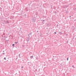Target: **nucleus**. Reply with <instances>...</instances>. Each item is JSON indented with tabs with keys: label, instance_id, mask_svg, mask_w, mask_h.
I'll return each mask as SVG.
<instances>
[{
	"label": "nucleus",
	"instance_id": "6",
	"mask_svg": "<svg viewBox=\"0 0 76 76\" xmlns=\"http://www.w3.org/2000/svg\"><path fill=\"white\" fill-rule=\"evenodd\" d=\"M12 46H13V47H14V46H15V44H13Z\"/></svg>",
	"mask_w": 76,
	"mask_h": 76
},
{
	"label": "nucleus",
	"instance_id": "15",
	"mask_svg": "<svg viewBox=\"0 0 76 76\" xmlns=\"http://www.w3.org/2000/svg\"><path fill=\"white\" fill-rule=\"evenodd\" d=\"M44 21H45V20H43V21L44 22Z\"/></svg>",
	"mask_w": 76,
	"mask_h": 76
},
{
	"label": "nucleus",
	"instance_id": "11",
	"mask_svg": "<svg viewBox=\"0 0 76 76\" xmlns=\"http://www.w3.org/2000/svg\"><path fill=\"white\" fill-rule=\"evenodd\" d=\"M38 57H37L36 58V60H38Z\"/></svg>",
	"mask_w": 76,
	"mask_h": 76
},
{
	"label": "nucleus",
	"instance_id": "23",
	"mask_svg": "<svg viewBox=\"0 0 76 76\" xmlns=\"http://www.w3.org/2000/svg\"><path fill=\"white\" fill-rule=\"evenodd\" d=\"M53 57H54V56H53Z\"/></svg>",
	"mask_w": 76,
	"mask_h": 76
},
{
	"label": "nucleus",
	"instance_id": "13",
	"mask_svg": "<svg viewBox=\"0 0 76 76\" xmlns=\"http://www.w3.org/2000/svg\"><path fill=\"white\" fill-rule=\"evenodd\" d=\"M21 68H22V69H23V66H22L21 67Z\"/></svg>",
	"mask_w": 76,
	"mask_h": 76
},
{
	"label": "nucleus",
	"instance_id": "22",
	"mask_svg": "<svg viewBox=\"0 0 76 76\" xmlns=\"http://www.w3.org/2000/svg\"><path fill=\"white\" fill-rule=\"evenodd\" d=\"M20 29H22V28H20Z\"/></svg>",
	"mask_w": 76,
	"mask_h": 76
},
{
	"label": "nucleus",
	"instance_id": "14",
	"mask_svg": "<svg viewBox=\"0 0 76 76\" xmlns=\"http://www.w3.org/2000/svg\"><path fill=\"white\" fill-rule=\"evenodd\" d=\"M72 67H73V68L74 67V65H73L72 66Z\"/></svg>",
	"mask_w": 76,
	"mask_h": 76
},
{
	"label": "nucleus",
	"instance_id": "7",
	"mask_svg": "<svg viewBox=\"0 0 76 76\" xmlns=\"http://www.w3.org/2000/svg\"><path fill=\"white\" fill-rule=\"evenodd\" d=\"M42 23H43V24L44 23V21H42Z\"/></svg>",
	"mask_w": 76,
	"mask_h": 76
},
{
	"label": "nucleus",
	"instance_id": "26",
	"mask_svg": "<svg viewBox=\"0 0 76 76\" xmlns=\"http://www.w3.org/2000/svg\"><path fill=\"white\" fill-rule=\"evenodd\" d=\"M56 13V12H55Z\"/></svg>",
	"mask_w": 76,
	"mask_h": 76
},
{
	"label": "nucleus",
	"instance_id": "3",
	"mask_svg": "<svg viewBox=\"0 0 76 76\" xmlns=\"http://www.w3.org/2000/svg\"><path fill=\"white\" fill-rule=\"evenodd\" d=\"M50 24H48L47 25L48 26H50Z\"/></svg>",
	"mask_w": 76,
	"mask_h": 76
},
{
	"label": "nucleus",
	"instance_id": "20",
	"mask_svg": "<svg viewBox=\"0 0 76 76\" xmlns=\"http://www.w3.org/2000/svg\"><path fill=\"white\" fill-rule=\"evenodd\" d=\"M3 52H4V51H3Z\"/></svg>",
	"mask_w": 76,
	"mask_h": 76
},
{
	"label": "nucleus",
	"instance_id": "27",
	"mask_svg": "<svg viewBox=\"0 0 76 76\" xmlns=\"http://www.w3.org/2000/svg\"><path fill=\"white\" fill-rule=\"evenodd\" d=\"M56 13V12H55Z\"/></svg>",
	"mask_w": 76,
	"mask_h": 76
},
{
	"label": "nucleus",
	"instance_id": "10",
	"mask_svg": "<svg viewBox=\"0 0 76 76\" xmlns=\"http://www.w3.org/2000/svg\"><path fill=\"white\" fill-rule=\"evenodd\" d=\"M20 54H19L18 55L19 57H20Z\"/></svg>",
	"mask_w": 76,
	"mask_h": 76
},
{
	"label": "nucleus",
	"instance_id": "17",
	"mask_svg": "<svg viewBox=\"0 0 76 76\" xmlns=\"http://www.w3.org/2000/svg\"><path fill=\"white\" fill-rule=\"evenodd\" d=\"M69 17L71 18V16H69Z\"/></svg>",
	"mask_w": 76,
	"mask_h": 76
},
{
	"label": "nucleus",
	"instance_id": "18",
	"mask_svg": "<svg viewBox=\"0 0 76 76\" xmlns=\"http://www.w3.org/2000/svg\"><path fill=\"white\" fill-rule=\"evenodd\" d=\"M3 54H4V53H3Z\"/></svg>",
	"mask_w": 76,
	"mask_h": 76
},
{
	"label": "nucleus",
	"instance_id": "9",
	"mask_svg": "<svg viewBox=\"0 0 76 76\" xmlns=\"http://www.w3.org/2000/svg\"><path fill=\"white\" fill-rule=\"evenodd\" d=\"M7 23H9V22L8 21H7Z\"/></svg>",
	"mask_w": 76,
	"mask_h": 76
},
{
	"label": "nucleus",
	"instance_id": "1",
	"mask_svg": "<svg viewBox=\"0 0 76 76\" xmlns=\"http://www.w3.org/2000/svg\"><path fill=\"white\" fill-rule=\"evenodd\" d=\"M36 20H35V18H33L32 19V21L33 22H35Z\"/></svg>",
	"mask_w": 76,
	"mask_h": 76
},
{
	"label": "nucleus",
	"instance_id": "21",
	"mask_svg": "<svg viewBox=\"0 0 76 76\" xmlns=\"http://www.w3.org/2000/svg\"><path fill=\"white\" fill-rule=\"evenodd\" d=\"M28 41H29V40H28Z\"/></svg>",
	"mask_w": 76,
	"mask_h": 76
},
{
	"label": "nucleus",
	"instance_id": "16",
	"mask_svg": "<svg viewBox=\"0 0 76 76\" xmlns=\"http://www.w3.org/2000/svg\"><path fill=\"white\" fill-rule=\"evenodd\" d=\"M54 33L55 34H56V32H55Z\"/></svg>",
	"mask_w": 76,
	"mask_h": 76
},
{
	"label": "nucleus",
	"instance_id": "8",
	"mask_svg": "<svg viewBox=\"0 0 76 76\" xmlns=\"http://www.w3.org/2000/svg\"><path fill=\"white\" fill-rule=\"evenodd\" d=\"M4 60H6V57L4 58Z\"/></svg>",
	"mask_w": 76,
	"mask_h": 76
},
{
	"label": "nucleus",
	"instance_id": "19",
	"mask_svg": "<svg viewBox=\"0 0 76 76\" xmlns=\"http://www.w3.org/2000/svg\"><path fill=\"white\" fill-rule=\"evenodd\" d=\"M36 71H37V69H36Z\"/></svg>",
	"mask_w": 76,
	"mask_h": 76
},
{
	"label": "nucleus",
	"instance_id": "4",
	"mask_svg": "<svg viewBox=\"0 0 76 76\" xmlns=\"http://www.w3.org/2000/svg\"><path fill=\"white\" fill-rule=\"evenodd\" d=\"M34 57V56H31L30 57L31 58H32Z\"/></svg>",
	"mask_w": 76,
	"mask_h": 76
},
{
	"label": "nucleus",
	"instance_id": "2",
	"mask_svg": "<svg viewBox=\"0 0 76 76\" xmlns=\"http://www.w3.org/2000/svg\"><path fill=\"white\" fill-rule=\"evenodd\" d=\"M32 35V33H29V34L28 35V36L29 35Z\"/></svg>",
	"mask_w": 76,
	"mask_h": 76
},
{
	"label": "nucleus",
	"instance_id": "5",
	"mask_svg": "<svg viewBox=\"0 0 76 76\" xmlns=\"http://www.w3.org/2000/svg\"><path fill=\"white\" fill-rule=\"evenodd\" d=\"M15 44H18V42H15Z\"/></svg>",
	"mask_w": 76,
	"mask_h": 76
},
{
	"label": "nucleus",
	"instance_id": "25",
	"mask_svg": "<svg viewBox=\"0 0 76 76\" xmlns=\"http://www.w3.org/2000/svg\"><path fill=\"white\" fill-rule=\"evenodd\" d=\"M73 76H75V75H73Z\"/></svg>",
	"mask_w": 76,
	"mask_h": 76
},
{
	"label": "nucleus",
	"instance_id": "24",
	"mask_svg": "<svg viewBox=\"0 0 76 76\" xmlns=\"http://www.w3.org/2000/svg\"><path fill=\"white\" fill-rule=\"evenodd\" d=\"M57 26H58V25H57Z\"/></svg>",
	"mask_w": 76,
	"mask_h": 76
},
{
	"label": "nucleus",
	"instance_id": "12",
	"mask_svg": "<svg viewBox=\"0 0 76 76\" xmlns=\"http://www.w3.org/2000/svg\"><path fill=\"white\" fill-rule=\"evenodd\" d=\"M68 59H69V58H67V60H68Z\"/></svg>",
	"mask_w": 76,
	"mask_h": 76
}]
</instances>
